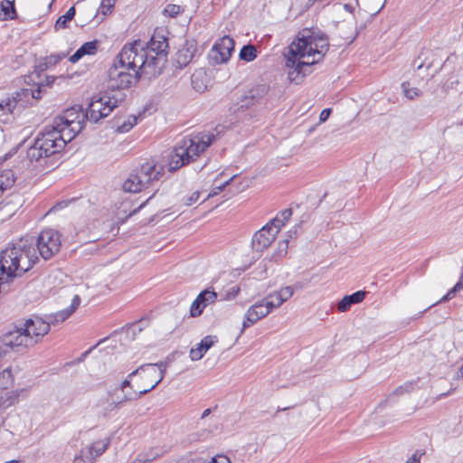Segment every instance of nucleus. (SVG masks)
Here are the masks:
<instances>
[{"label":"nucleus","mask_w":463,"mask_h":463,"mask_svg":"<svg viewBox=\"0 0 463 463\" xmlns=\"http://www.w3.org/2000/svg\"><path fill=\"white\" fill-rule=\"evenodd\" d=\"M329 49L326 34L304 28L298 34L297 41L288 47L284 53L288 80L299 83L312 72V66L321 61Z\"/></svg>","instance_id":"1"},{"label":"nucleus","mask_w":463,"mask_h":463,"mask_svg":"<svg viewBox=\"0 0 463 463\" xmlns=\"http://www.w3.org/2000/svg\"><path fill=\"white\" fill-rule=\"evenodd\" d=\"M38 261L36 250L27 241L8 243L0 251V281L9 292L17 279L23 277Z\"/></svg>","instance_id":"2"},{"label":"nucleus","mask_w":463,"mask_h":463,"mask_svg":"<svg viewBox=\"0 0 463 463\" xmlns=\"http://www.w3.org/2000/svg\"><path fill=\"white\" fill-rule=\"evenodd\" d=\"M213 133L202 134L192 138L182 139L168 156V171L175 172L179 168L195 160L215 140Z\"/></svg>","instance_id":"3"},{"label":"nucleus","mask_w":463,"mask_h":463,"mask_svg":"<svg viewBox=\"0 0 463 463\" xmlns=\"http://www.w3.org/2000/svg\"><path fill=\"white\" fill-rule=\"evenodd\" d=\"M57 132L53 131L49 125L40 131L33 145L27 149V157L31 162L41 163L52 156L59 153L64 148V142L61 138L57 139ZM59 137H61L58 135Z\"/></svg>","instance_id":"4"},{"label":"nucleus","mask_w":463,"mask_h":463,"mask_svg":"<svg viewBox=\"0 0 463 463\" xmlns=\"http://www.w3.org/2000/svg\"><path fill=\"white\" fill-rule=\"evenodd\" d=\"M165 173V167L154 162H146L135 169L122 184L127 193H138L158 181Z\"/></svg>","instance_id":"5"},{"label":"nucleus","mask_w":463,"mask_h":463,"mask_svg":"<svg viewBox=\"0 0 463 463\" xmlns=\"http://www.w3.org/2000/svg\"><path fill=\"white\" fill-rule=\"evenodd\" d=\"M24 325L14 326L6 329L0 336V348L4 353L9 350L22 352L38 343L37 339L26 333Z\"/></svg>","instance_id":"6"},{"label":"nucleus","mask_w":463,"mask_h":463,"mask_svg":"<svg viewBox=\"0 0 463 463\" xmlns=\"http://www.w3.org/2000/svg\"><path fill=\"white\" fill-rule=\"evenodd\" d=\"M138 80L137 72L133 73L130 70L113 62L108 70L107 91L110 93L124 92V90L130 88Z\"/></svg>","instance_id":"7"},{"label":"nucleus","mask_w":463,"mask_h":463,"mask_svg":"<svg viewBox=\"0 0 463 463\" xmlns=\"http://www.w3.org/2000/svg\"><path fill=\"white\" fill-rule=\"evenodd\" d=\"M32 245L43 259L50 260L61 250V235L53 229L43 230L38 235L35 244Z\"/></svg>","instance_id":"8"},{"label":"nucleus","mask_w":463,"mask_h":463,"mask_svg":"<svg viewBox=\"0 0 463 463\" xmlns=\"http://www.w3.org/2000/svg\"><path fill=\"white\" fill-rule=\"evenodd\" d=\"M234 46L235 43L233 39L229 36H223L218 40L209 52V64L215 66L227 62L232 55V51L234 50Z\"/></svg>","instance_id":"9"},{"label":"nucleus","mask_w":463,"mask_h":463,"mask_svg":"<svg viewBox=\"0 0 463 463\" xmlns=\"http://www.w3.org/2000/svg\"><path fill=\"white\" fill-rule=\"evenodd\" d=\"M166 61L167 58L164 54L156 56L152 53H146L145 61H142V65H140L139 71H137L139 79L142 76L148 80L158 77L162 74Z\"/></svg>","instance_id":"10"},{"label":"nucleus","mask_w":463,"mask_h":463,"mask_svg":"<svg viewBox=\"0 0 463 463\" xmlns=\"http://www.w3.org/2000/svg\"><path fill=\"white\" fill-rule=\"evenodd\" d=\"M145 371H143V378L147 382H151V386L139 391V395H145L154 390L164 379L166 363L159 362L156 364H145Z\"/></svg>","instance_id":"11"},{"label":"nucleus","mask_w":463,"mask_h":463,"mask_svg":"<svg viewBox=\"0 0 463 463\" xmlns=\"http://www.w3.org/2000/svg\"><path fill=\"white\" fill-rule=\"evenodd\" d=\"M126 97L125 92L110 93L106 90L104 96L91 100L89 106L109 115L115 108L118 107L125 100Z\"/></svg>","instance_id":"12"},{"label":"nucleus","mask_w":463,"mask_h":463,"mask_svg":"<svg viewBox=\"0 0 463 463\" xmlns=\"http://www.w3.org/2000/svg\"><path fill=\"white\" fill-rule=\"evenodd\" d=\"M197 52V42L194 39L185 40L175 55L174 66L176 69H184L193 61Z\"/></svg>","instance_id":"13"},{"label":"nucleus","mask_w":463,"mask_h":463,"mask_svg":"<svg viewBox=\"0 0 463 463\" xmlns=\"http://www.w3.org/2000/svg\"><path fill=\"white\" fill-rule=\"evenodd\" d=\"M269 91V85L262 83L250 89L241 99V108L250 109L257 104H260L266 99Z\"/></svg>","instance_id":"14"},{"label":"nucleus","mask_w":463,"mask_h":463,"mask_svg":"<svg viewBox=\"0 0 463 463\" xmlns=\"http://www.w3.org/2000/svg\"><path fill=\"white\" fill-rule=\"evenodd\" d=\"M217 298L218 295L213 289L206 288L201 291L191 305V317H199L208 305L213 304L217 300Z\"/></svg>","instance_id":"15"},{"label":"nucleus","mask_w":463,"mask_h":463,"mask_svg":"<svg viewBox=\"0 0 463 463\" xmlns=\"http://www.w3.org/2000/svg\"><path fill=\"white\" fill-rule=\"evenodd\" d=\"M270 312L271 310L262 299L259 302H256L254 305L250 306L245 314L241 332L245 328L258 322L260 319L267 317Z\"/></svg>","instance_id":"16"},{"label":"nucleus","mask_w":463,"mask_h":463,"mask_svg":"<svg viewBox=\"0 0 463 463\" xmlns=\"http://www.w3.org/2000/svg\"><path fill=\"white\" fill-rule=\"evenodd\" d=\"M137 45H140L139 41H135L132 44L125 45L115 58L114 63L128 70L135 71L136 46Z\"/></svg>","instance_id":"17"},{"label":"nucleus","mask_w":463,"mask_h":463,"mask_svg":"<svg viewBox=\"0 0 463 463\" xmlns=\"http://www.w3.org/2000/svg\"><path fill=\"white\" fill-rule=\"evenodd\" d=\"M49 126L53 131L57 132L56 136L59 135L61 137H57V139L61 138L64 142V146L67 142L72 140L84 128L82 123H73V125H70L69 127L60 125V122H57L56 120H53L52 124Z\"/></svg>","instance_id":"18"},{"label":"nucleus","mask_w":463,"mask_h":463,"mask_svg":"<svg viewBox=\"0 0 463 463\" xmlns=\"http://www.w3.org/2000/svg\"><path fill=\"white\" fill-rule=\"evenodd\" d=\"M23 325L24 328L27 329L26 333L38 341L40 337L44 336L50 331V326L47 321L39 317L29 318Z\"/></svg>","instance_id":"19"},{"label":"nucleus","mask_w":463,"mask_h":463,"mask_svg":"<svg viewBox=\"0 0 463 463\" xmlns=\"http://www.w3.org/2000/svg\"><path fill=\"white\" fill-rule=\"evenodd\" d=\"M269 229V227L264 226L255 232L251 241L254 250L261 252L275 241V233L270 232Z\"/></svg>","instance_id":"20"},{"label":"nucleus","mask_w":463,"mask_h":463,"mask_svg":"<svg viewBox=\"0 0 463 463\" xmlns=\"http://www.w3.org/2000/svg\"><path fill=\"white\" fill-rule=\"evenodd\" d=\"M167 38L160 33H155L146 44V53H152L156 56L164 54L167 58Z\"/></svg>","instance_id":"21"},{"label":"nucleus","mask_w":463,"mask_h":463,"mask_svg":"<svg viewBox=\"0 0 463 463\" xmlns=\"http://www.w3.org/2000/svg\"><path fill=\"white\" fill-rule=\"evenodd\" d=\"M83 109L80 106H74L64 111L62 116L56 117L53 120L60 122V125L69 126L73 123H82L84 127V120L82 118Z\"/></svg>","instance_id":"22"},{"label":"nucleus","mask_w":463,"mask_h":463,"mask_svg":"<svg viewBox=\"0 0 463 463\" xmlns=\"http://www.w3.org/2000/svg\"><path fill=\"white\" fill-rule=\"evenodd\" d=\"M217 342V337L213 335L204 336L196 347L190 350V358L193 361L201 360L204 354Z\"/></svg>","instance_id":"23"},{"label":"nucleus","mask_w":463,"mask_h":463,"mask_svg":"<svg viewBox=\"0 0 463 463\" xmlns=\"http://www.w3.org/2000/svg\"><path fill=\"white\" fill-rule=\"evenodd\" d=\"M366 296V291L358 290L351 295L345 296L337 305V309L340 312L347 311L352 305L361 303Z\"/></svg>","instance_id":"24"},{"label":"nucleus","mask_w":463,"mask_h":463,"mask_svg":"<svg viewBox=\"0 0 463 463\" xmlns=\"http://www.w3.org/2000/svg\"><path fill=\"white\" fill-rule=\"evenodd\" d=\"M16 16L14 1L3 0L0 3V21L14 20Z\"/></svg>","instance_id":"25"},{"label":"nucleus","mask_w":463,"mask_h":463,"mask_svg":"<svg viewBox=\"0 0 463 463\" xmlns=\"http://www.w3.org/2000/svg\"><path fill=\"white\" fill-rule=\"evenodd\" d=\"M15 175L13 170H0V196L6 190L13 187L15 182Z\"/></svg>","instance_id":"26"},{"label":"nucleus","mask_w":463,"mask_h":463,"mask_svg":"<svg viewBox=\"0 0 463 463\" xmlns=\"http://www.w3.org/2000/svg\"><path fill=\"white\" fill-rule=\"evenodd\" d=\"M432 51L430 49H424L419 54V56L414 60L413 65L416 66L417 70L422 69L426 66L427 70H430L433 66V61H428L430 56H432Z\"/></svg>","instance_id":"27"},{"label":"nucleus","mask_w":463,"mask_h":463,"mask_svg":"<svg viewBox=\"0 0 463 463\" xmlns=\"http://www.w3.org/2000/svg\"><path fill=\"white\" fill-rule=\"evenodd\" d=\"M109 115L106 114V112L97 110L94 108H91V107L89 106L88 109H86V111H83L82 118H83L84 121L88 120V121H90L92 123H97L101 118H106Z\"/></svg>","instance_id":"28"},{"label":"nucleus","mask_w":463,"mask_h":463,"mask_svg":"<svg viewBox=\"0 0 463 463\" xmlns=\"http://www.w3.org/2000/svg\"><path fill=\"white\" fill-rule=\"evenodd\" d=\"M71 317L70 312L67 311V309H62L61 311H58L54 314H51L46 316V321L49 324V326L51 327V325L56 326L59 323H61L65 321L67 318Z\"/></svg>","instance_id":"29"},{"label":"nucleus","mask_w":463,"mask_h":463,"mask_svg":"<svg viewBox=\"0 0 463 463\" xmlns=\"http://www.w3.org/2000/svg\"><path fill=\"white\" fill-rule=\"evenodd\" d=\"M109 445V439L106 440H99L94 442L90 448L89 452L93 458L94 457H99L102 455Z\"/></svg>","instance_id":"30"},{"label":"nucleus","mask_w":463,"mask_h":463,"mask_svg":"<svg viewBox=\"0 0 463 463\" xmlns=\"http://www.w3.org/2000/svg\"><path fill=\"white\" fill-rule=\"evenodd\" d=\"M14 375L10 368H5L0 373V389L2 391L7 390L13 386Z\"/></svg>","instance_id":"31"},{"label":"nucleus","mask_w":463,"mask_h":463,"mask_svg":"<svg viewBox=\"0 0 463 463\" xmlns=\"http://www.w3.org/2000/svg\"><path fill=\"white\" fill-rule=\"evenodd\" d=\"M257 57V49L252 44L242 46L240 51V59L245 61H252Z\"/></svg>","instance_id":"32"},{"label":"nucleus","mask_w":463,"mask_h":463,"mask_svg":"<svg viewBox=\"0 0 463 463\" xmlns=\"http://www.w3.org/2000/svg\"><path fill=\"white\" fill-rule=\"evenodd\" d=\"M137 123V118L135 116H129L128 119H125L122 123L118 120L117 122V131L118 133H127Z\"/></svg>","instance_id":"33"},{"label":"nucleus","mask_w":463,"mask_h":463,"mask_svg":"<svg viewBox=\"0 0 463 463\" xmlns=\"http://www.w3.org/2000/svg\"><path fill=\"white\" fill-rule=\"evenodd\" d=\"M266 305L272 311L274 308L280 307L283 304V299L281 296L278 294V292H274L269 294L268 297L262 298Z\"/></svg>","instance_id":"34"},{"label":"nucleus","mask_w":463,"mask_h":463,"mask_svg":"<svg viewBox=\"0 0 463 463\" xmlns=\"http://www.w3.org/2000/svg\"><path fill=\"white\" fill-rule=\"evenodd\" d=\"M24 392V389L21 390H15V391H10V392H4V398H5L6 403H4L5 408H8L14 404H15L18 402L19 395L21 392Z\"/></svg>","instance_id":"35"},{"label":"nucleus","mask_w":463,"mask_h":463,"mask_svg":"<svg viewBox=\"0 0 463 463\" xmlns=\"http://www.w3.org/2000/svg\"><path fill=\"white\" fill-rule=\"evenodd\" d=\"M16 108V101L12 98L8 97L0 102V116L5 113H13Z\"/></svg>","instance_id":"36"},{"label":"nucleus","mask_w":463,"mask_h":463,"mask_svg":"<svg viewBox=\"0 0 463 463\" xmlns=\"http://www.w3.org/2000/svg\"><path fill=\"white\" fill-rule=\"evenodd\" d=\"M31 97V90L29 89H22L19 91H16L12 98L16 101V106L21 105L24 106L26 102H28L29 98Z\"/></svg>","instance_id":"37"},{"label":"nucleus","mask_w":463,"mask_h":463,"mask_svg":"<svg viewBox=\"0 0 463 463\" xmlns=\"http://www.w3.org/2000/svg\"><path fill=\"white\" fill-rule=\"evenodd\" d=\"M65 57L66 53L51 54L50 56L46 57L44 63L40 65L41 70L43 71L47 69L49 66L56 65Z\"/></svg>","instance_id":"38"},{"label":"nucleus","mask_w":463,"mask_h":463,"mask_svg":"<svg viewBox=\"0 0 463 463\" xmlns=\"http://www.w3.org/2000/svg\"><path fill=\"white\" fill-rule=\"evenodd\" d=\"M146 56V51H144L143 47L140 45L136 46V57H135V71H131L133 73H136L139 71L140 65H142V61H145V57Z\"/></svg>","instance_id":"39"},{"label":"nucleus","mask_w":463,"mask_h":463,"mask_svg":"<svg viewBox=\"0 0 463 463\" xmlns=\"http://www.w3.org/2000/svg\"><path fill=\"white\" fill-rule=\"evenodd\" d=\"M143 395H139V392H135L132 394H125L124 397L118 402H112V408H121L122 405L130 401H135L141 398Z\"/></svg>","instance_id":"40"},{"label":"nucleus","mask_w":463,"mask_h":463,"mask_svg":"<svg viewBox=\"0 0 463 463\" xmlns=\"http://www.w3.org/2000/svg\"><path fill=\"white\" fill-rule=\"evenodd\" d=\"M285 224L283 220L279 216L273 218L265 227H269V231L275 233V236L279 233L280 228Z\"/></svg>","instance_id":"41"},{"label":"nucleus","mask_w":463,"mask_h":463,"mask_svg":"<svg viewBox=\"0 0 463 463\" xmlns=\"http://www.w3.org/2000/svg\"><path fill=\"white\" fill-rule=\"evenodd\" d=\"M402 88L404 92V95L410 99H413L416 97L420 96V91L419 90V89L411 87L409 82H403L402 84Z\"/></svg>","instance_id":"42"},{"label":"nucleus","mask_w":463,"mask_h":463,"mask_svg":"<svg viewBox=\"0 0 463 463\" xmlns=\"http://www.w3.org/2000/svg\"><path fill=\"white\" fill-rule=\"evenodd\" d=\"M80 48L81 49L84 56L95 54L98 50V42L97 41L87 42V43H83Z\"/></svg>","instance_id":"43"},{"label":"nucleus","mask_w":463,"mask_h":463,"mask_svg":"<svg viewBox=\"0 0 463 463\" xmlns=\"http://www.w3.org/2000/svg\"><path fill=\"white\" fill-rule=\"evenodd\" d=\"M184 12V8L178 5L169 4L164 9V14L169 17H175Z\"/></svg>","instance_id":"44"},{"label":"nucleus","mask_w":463,"mask_h":463,"mask_svg":"<svg viewBox=\"0 0 463 463\" xmlns=\"http://www.w3.org/2000/svg\"><path fill=\"white\" fill-rule=\"evenodd\" d=\"M201 75L202 72H195L191 78L192 86L198 92H203L206 89V86L203 82H200Z\"/></svg>","instance_id":"45"},{"label":"nucleus","mask_w":463,"mask_h":463,"mask_svg":"<svg viewBox=\"0 0 463 463\" xmlns=\"http://www.w3.org/2000/svg\"><path fill=\"white\" fill-rule=\"evenodd\" d=\"M117 0H101L99 11L103 15L110 14L115 6Z\"/></svg>","instance_id":"46"},{"label":"nucleus","mask_w":463,"mask_h":463,"mask_svg":"<svg viewBox=\"0 0 463 463\" xmlns=\"http://www.w3.org/2000/svg\"><path fill=\"white\" fill-rule=\"evenodd\" d=\"M288 240L279 241V250L275 253V255L272 257V259H274V260L277 261L279 259L284 257L288 252Z\"/></svg>","instance_id":"47"},{"label":"nucleus","mask_w":463,"mask_h":463,"mask_svg":"<svg viewBox=\"0 0 463 463\" xmlns=\"http://www.w3.org/2000/svg\"><path fill=\"white\" fill-rule=\"evenodd\" d=\"M71 19H69L65 14L60 16L54 24L55 31H59L61 29H65L69 27V24L71 23Z\"/></svg>","instance_id":"48"},{"label":"nucleus","mask_w":463,"mask_h":463,"mask_svg":"<svg viewBox=\"0 0 463 463\" xmlns=\"http://www.w3.org/2000/svg\"><path fill=\"white\" fill-rule=\"evenodd\" d=\"M279 295L281 296V298L283 299V303L287 301L288 298H290L294 294V289L290 286H287L284 288H281L279 290L277 291Z\"/></svg>","instance_id":"49"},{"label":"nucleus","mask_w":463,"mask_h":463,"mask_svg":"<svg viewBox=\"0 0 463 463\" xmlns=\"http://www.w3.org/2000/svg\"><path fill=\"white\" fill-rule=\"evenodd\" d=\"M413 389V383H405L404 384L397 387L394 391H393V393L395 395H402L406 392H411Z\"/></svg>","instance_id":"50"},{"label":"nucleus","mask_w":463,"mask_h":463,"mask_svg":"<svg viewBox=\"0 0 463 463\" xmlns=\"http://www.w3.org/2000/svg\"><path fill=\"white\" fill-rule=\"evenodd\" d=\"M236 177V175H234L233 176H232L230 179H228L227 181H225L223 184H222L221 185H218V186H215V188L213 189V192L209 194L207 198H210V197H213L216 194H218L219 193H221L227 185H229L231 184V182Z\"/></svg>","instance_id":"51"},{"label":"nucleus","mask_w":463,"mask_h":463,"mask_svg":"<svg viewBox=\"0 0 463 463\" xmlns=\"http://www.w3.org/2000/svg\"><path fill=\"white\" fill-rule=\"evenodd\" d=\"M80 304V298L78 295H75L72 298L71 306L66 308L67 311L70 312L71 316L78 308Z\"/></svg>","instance_id":"52"},{"label":"nucleus","mask_w":463,"mask_h":463,"mask_svg":"<svg viewBox=\"0 0 463 463\" xmlns=\"http://www.w3.org/2000/svg\"><path fill=\"white\" fill-rule=\"evenodd\" d=\"M141 455L145 458H147V463H150L152 462L153 460L156 459L157 458L160 457V454L159 453H156L154 452L153 449H150L149 451L147 452H145V453H141Z\"/></svg>","instance_id":"53"},{"label":"nucleus","mask_w":463,"mask_h":463,"mask_svg":"<svg viewBox=\"0 0 463 463\" xmlns=\"http://www.w3.org/2000/svg\"><path fill=\"white\" fill-rule=\"evenodd\" d=\"M210 463H232L230 458L224 455H217L213 457Z\"/></svg>","instance_id":"54"},{"label":"nucleus","mask_w":463,"mask_h":463,"mask_svg":"<svg viewBox=\"0 0 463 463\" xmlns=\"http://www.w3.org/2000/svg\"><path fill=\"white\" fill-rule=\"evenodd\" d=\"M84 56L80 48H79L69 59V61L72 63L77 62Z\"/></svg>","instance_id":"55"},{"label":"nucleus","mask_w":463,"mask_h":463,"mask_svg":"<svg viewBox=\"0 0 463 463\" xmlns=\"http://www.w3.org/2000/svg\"><path fill=\"white\" fill-rule=\"evenodd\" d=\"M331 113H332V109L329 108L323 109L319 115V121L326 122L328 119V118L330 117Z\"/></svg>","instance_id":"56"},{"label":"nucleus","mask_w":463,"mask_h":463,"mask_svg":"<svg viewBox=\"0 0 463 463\" xmlns=\"http://www.w3.org/2000/svg\"><path fill=\"white\" fill-rule=\"evenodd\" d=\"M292 215V211L290 208L280 211L277 216H279L283 222L288 221Z\"/></svg>","instance_id":"57"},{"label":"nucleus","mask_w":463,"mask_h":463,"mask_svg":"<svg viewBox=\"0 0 463 463\" xmlns=\"http://www.w3.org/2000/svg\"><path fill=\"white\" fill-rule=\"evenodd\" d=\"M200 197V192H194L192 194L191 196H189L185 201V205H192L193 203H196Z\"/></svg>","instance_id":"58"},{"label":"nucleus","mask_w":463,"mask_h":463,"mask_svg":"<svg viewBox=\"0 0 463 463\" xmlns=\"http://www.w3.org/2000/svg\"><path fill=\"white\" fill-rule=\"evenodd\" d=\"M42 88L43 86L38 83V88L36 90H31V98L39 99L42 97Z\"/></svg>","instance_id":"59"},{"label":"nucleus","mask_w":463,"mask_h":463,"mask_svg":"<svg viewBox=\"0 0 463 463\" xmlns=\"http://www.w3.org/2000/svg\"><path fill=\"white\" fill-rule=\"evenodd\" d=\"M423 453H420L419 450H417L409 459L406 461V463H420V458Z\"/></svg>","instance_id":"60"},{"label":"nucleus","mask_w":463,"mask_h":463,"mask_svg":"<svg viewBox=\"0 0 463 463\" xmlns=\"http://www.w3.org/2000/svg\"><path fill=\"white\" fill-rule=\"evenodd\" d=\"M67 205H68L67 201L58 202L50 209L49 213L58 211L60 209L66 207Z\"/></svg>","instance_id":"61"},{"label":"nucleus","mask_w":463,"mask_h":463,"mask_svg":"<svg viewBox=\"0 0 463 463\" xmlns=\"http://www.w3.org/2000/svg\"><path fill=\"white\" fill-rule=\"evenodd\" d=\"M146 367L144 366V364L140 365L137 369H136L135 371H133L132 373H130L128 375V378H129L130 380L132 379L133 376L135 375H142L143 373V371H145Z\"/></svg>","instance_id":"62"},{"label":"nucleus","mask_w":463,"mask_h":463,"mask_svg":"<svg viewBox=\"0 0 463 463\" xmlns=\"http://www.w3.org/2000/svg\"><path fill=\"white\" fill-rule=\"evenodd\" d=\"M55 80V77L53 76H46L45 80L39 82L43 87L51 86Z\"/></svg>","instance_id":"63"},{"label":"nucleus","mask_w":463,"mask_h":463,"mask_svg":"<svg viewBox=\"0 0 463 463\" xmlns=\"http://www.w3.org/2000/svg\"><path fill=\"white\" fill-rule=\"evenodd\" d=\"M134 463H147V458H145L141 454L133 460Z\"/></svg>","instance_id":"64"}]
</instances>
